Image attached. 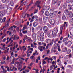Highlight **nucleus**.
Segmentation results:
<instances>
[{"mask_svg":"<svg viewBox=\"0 0 73 73\" xmlns=\"http://www.w3.org/2000/svg\"><path fill=\"white\" fill-rule=\"evenodd\" d=\"M64 24L62 25L61 27H60V35H61L62 34V29H63V27L64 28H65V26L66 27H68V23L65 22L64 23Z\"/></svg>","mask_w":73,"mask_h":73,"instance_id":"1","label":"nucleus"},{"mask_svg":"<svg viewBox=\"0 0 73 73\" xmlns=\"http://www.w3.org/2000/svg\"><path fill=\"white\" fill-rule=\"evenodd\" d=\"M58 27L56 26V28L54 29L52 31V34L54 35H56L57 34V33L58 32Z\"/></svg>","mask_w":73,"mask_h":73,"instance_id":"2","label":"nucleus"},{"mask_svg":"<svg viewBox=\"0 0 73 73\" xmlns=\"http://www.w3.org/2000/svg\"><path fill=\"white\" fill-rule=\"evenodd\" d=\"M50 8V7L49 6H45L44 7V10H42V12L44 13V10H45L46 11H48L49 9Z\"/></svg>","mask_w":73,"mask_h":73,"instance_id":"3","label":"nucleus"},{"mask_svg":"<svg viewBox=\"0 0 73 73\" xmlns=\"http://www.w3.org/2000/svg\"><path fill=\"white\" fill-rule=\"evenodd\" d=\"M65 45H67L68 47H70L72 45V42L70 41H69L68 42L65 43Z\"/></svg>","mask_w":73,"mask_h":73,"instance_id":"4","label":"nucleus"},{"mask_svg":"<svg viewBox=\"0 0 73 73\" xmlns=\"http://www.w3.org/2000/svg\"><path fill=\"white\" fill-rule=\"evenodd\" d=\"M57 13V11H55L53 13H51L50 16H52V17H54L56 16V14Z\"/></svg>","mask_w":73,"mask_h":73,"instance_id":"5","label":"nucleus"},{"mask_svg":"<svg viewBox=\"0 0 73 73\" xmlns=\"http://www.w3.org/2000/svg\"><path fill=\"white\" fill-rule=\"evenodd\" d=\"M38 49H39L40 50V52H42V51H43V50H42V49L44 50L45 49V47H44V46H42L39 47H38Z\"/></svg>","mask_w":73,"mask_h":73,"instance_id":"6","label":"nucleus"},{"mask_svg":"<svg viewBox=\"0 0 73 73\" xmlns=\"http://www.w3.org/2000/svg\"><path fill=\"white\" fill-rule=\"evenodd\" d=\"M50 23L51 25H54L55 24V21L54 19H52L50 20Z\"/></svg>","mask_w":73,"mask_h":73,"instance_id":"7","label":"nucleus"},{"mask_svg":"<svg viewBox=\"0 0 73 73\" xmlns=\"http://www.w3.org/2000/svg\"><path fill=\"white\" fill-rule=\"evenodd\" d=\"M38 39L39 40L41 41H43L44 40V37L41 38L40 36H38Z\"/></svg>","mask_w":73,"mask_h":73,"instance_id":"8","label":"nucleus"},{"mask_svg":"<svg viewBox=\"0 0 73 73\" xmlns=\"http://www.w3.org/2000/svg\"><path fill=\"white\" fill-rule=\"evenodd\" d=\"M68 37H66V38H64L63 40V42H64V43H65H65H66V42H67V41H68Z\"/></svg>","mask_w":73,"mask_h":73,"instance_id":"9","label":"nucleus"},{"mask_svg":"<svg viewBox=\"0 0 73 73\" xmlns=\"http://www.w3.org/2000/svg\"><path fill=\"white\" fill-rule=\"evenodd\" d=\"M43 30L45 33H46L48 31V27L46 26H44L43 27Z\"/></svg>","mask_w":73,"mask_h":73,"instance_id":"10","label":"nucleus"},{"mask_svg":"<svg viewBox=\"0 0 73 73\" xmlns=\"http://www.w3.org/2000/svg\"><path fill=\"white\" fill-rule=\"evenodd\" d=\"M39 22L40 24H43V22L42 21V18H39L38 19Z\"/></svg>","mask_w":73,"mask_h":73,"instance_id":"11","label":"nucleus"},{"mask_svg":"<svg viewBox=\"0 0 73 73\" xmlns=\"http://www.w3.org/2000/svg\"><path fill=\"white\" fill-rule=\"evenodd\" d=\"M41 1H38L35 4L36 5H38L40 4H41Z\"/></svg>","mask_w":73,"mask_h":73,"instance_id":"12","label":"nucleus"},{"mask_svg":"<svg viewBox=\"0 0 73 73\" xmlns=\"http://www.w3.org/2000/svg\"><path fill=\"white\" fill-rule=\"evenodd\" d=\"M68 9L69 10H72V6L71 5H68Z\"/></svg>","mask_w":73,"mask_h":73,"instance_id":"13","label":"nucleus"},{"mask_svg":"<svg viewBox=\"0 0 73 73\" xmlns=\"http://www.w3.org/2000/svg\"><path fill=\"white\" fill-rule=\"evenodd\" d=\"M70 18H72L73 17V13L72 12H70L68 14Z\"/></svg>","mask_w":73,"mask_h":73,"instance_id":"14","label":"nucleus"},{"mask_svg":"<svg viewBox=\"0 0 73 73\" xmlns=\"http://www.w3.org/2000/svg\"><path fill=\"white\" fill-rule=\"evenodd\" d=\"M68 48H67L66 47L62 49V52H66Z\"/></svg>","mask_w":73,"mask_h":73,"instance_id":"15","label":"nucleus"},{"mask_svg":"<svg viewBox=\"0 0 73 73\" xmlns=\"http://www.w3.org/2000/svg\"><path fill=\"white\" fill-rule=\"evenodd\" d=\"M69 23L70 24H72L71 25L73 26V18L70 19Z\"/></svg>","mask_w":73,"mask_h":73,"instance_id":"16","label":"nucleus"},{"mask_svg":"<svg viewBox=\"0 0 73 73\" xmlns=\"http://www.w3.org/2000/svg\"><path fill=\"white\" fill-rule=\"evenodd\" d=\"M36 38V33H33L32 34V38Z\"/></svg>","mask_w":73,"mask_h":73,"instance_id":"17","label":"nucleus"},{"mask_svg":"<svg viewBox=\"0 0 73 73\" xmlns=\"http://www.w3.org/2000/svg\"><path fill=\"white\" fill-rule=\"evenodd\" d=\"M13 70L14 71H16V70H17V68H16V67H15V66H13V68L11 70V71H13Z\"/></svg>","mask_w":73,"mask_h":73,"instance_id":"18","label":"nucleus"},{"mask_svg":"<svg viewBox=\"0 0 73 73\" xmlns=\"http://www.w3.org/2000/svg\"><path fill=\"white\" fill-rule=\"evenodd\" d=\"M50 15V14H49V12L46 11L45 12V15L46 16H49Z\"/></svg>","mask_w":73,"mask_h":73,"instance_id":"19","label":"nucleus"},{"mask_svg":"<svg viewBox=\"0 0 73 73\" xmlns=\"http://www.w3.org/2000/svg\"><path fill=\"white\" fill-rule=\"evenodd\" d=\"M47 36H48V37H53V34H51L50 35V33H49V34H47Z\"/></svg>","mask_w":73,"mask_h":73,"instance_id":"20","label":"nucleus"},{"mask_svg":"<svg viewBox=\"0 0 73 73\" xmlns=\"http://www.w3.org/2000/svg\"><path fill=\"white\" fill-rule=\"evenodd\" d=\"M60 4H61V2L60 1L58 2L57 3V4L56 5V7H58L60 6Z\"/></svg>","mask_w":73,"mask_h":73,"instance_id":"21","label":"nucleus"},{"mask_svg":"<svg viewBox=\"0 0 73 73\" xmlns=\"http://www.w3.org/2000/svg\"><path fill=\"white\" fill-rule=\"evenodd\" d=\"M18 36L17 35H15L14 36L13 38V40H16L17 39V37Z\"/></svg>","mask_w":73,"mask_h":73,"instance_id":"22","label":"nucleus"},{"mask_svg":"<svg viewBox=\"0 0 73 73\" xmlns=\"http://www.w3.org/2000/svg\"><path fill=\"white\" fill-rule=\"evenodd\" d=\"M18 69V70H20V69H21V68H22V66L20 65V64H19V66H17Z\"/></svg>","mask_w":73,"mask_h":73,"instance_id":"23","label":"nucleus"},{"mask_svg":"<svg viewBox=\"0 0 73 73\" xmlns=\"http://www.w3.org/2000/svg\"><path fill=\"white\" fill-rule=\"evenodd\" d=\"M5 10H3L0 11V13H1L2 15H4L5 14Z\"/></svg>","mask_w":73,"mask_h":73,"instance_id":"24","label":"nucleus"},{"mask_svg":"<svg viewBox=\"0 0 73 73\" xmlns=\"http://www.w3.org/2000/svg\"><path fill=\"white\" fill-rule=\"evenodd\" d=\"M37 25V22H35L33 23V27H36Z\"/></svg>","mask_w":73,"mask_h":73,"instance_id":"25","label":"nucleus"},{"mask_svg":"<svg viewBox=\"0 0 73 73\" xmlns=\"http://www.w3.org/2000/svg\"><path fill=\"white\" fill-rule=\"evenodd\" d=\"M62 19L63 20L65 21L66 20V17L65 15H63L62 17Z\"/></svg>","mask_w":73,"mask_h":73,"instance_id":"26","label":"nucleus"},{"mask_svg":"<svg viewBox=\"0 0 73 73\" xmlns=\"http://www.w3.org/2000/svg\"><path fill=\"white\" fill-rule=\"evenodd\" d=\"M0 8L1 9H3L4 8V5H0Z\"/></svg>","mask_w":73,"mask_h":73,"instance_id":"27","label":"nucleus"},{"mask_svg":"<svg viewBox=\"0 0 73 73\" xmlns=\"http://www.w3.org/2000/svg\"><path fill=\"white\" fill-rule=\"evenodd\" d=\"M73 32V27L70 28V33L71 34V32Z\"/></svg>","mask_w":73,"mask_h":73,"instance_id":"28","label":"nucleus"},{"mask_svg":"<svg viewBox=\"0 0 73 73\" xmlns=\"http://www.w3.org/2000/svg\"><path fill=\"white\" fill-rule=\"evenodd\" d=\"M67 54H69L70 52H71V50L70 49H68L66 51Z\"/></svg>","mask_w":73,"mask_h":73,"instance_id":"29","label":"nucleus"},{"mask_svg":"<svg viewBox=\"0 0 73 73\" xmlns=\"http://www.w3.org/2000/svg\"><path fill=\"white\" fill-rule=\"evenodd\" d=\"M10 5L11 6H13L14 5V3H13V1H11L10 2Z\"/></svg>","mask_w":73,"mask_h":73,"instance_id":"30","label":"nucleus"},{"mask_svg":"<svg viewBox=\"0 0 73 73\" xmlns=\"http://www.w3.org/2000/svg\"><path fill=\"white\" fill-rule=\"evenodd\" d=\"M48 17H43V20H47Z\"/></svg>","mask_w":73,"mask_h":73,"instance_id":"31","label":"nucleus"},{"mask_svg":"<svg viewBox=\"0 0 73 73\" xmlns=\"http://www.w3.org/2000/svg\"><path fill=\"white\" fill-rule=\"evenodd\" d=\"M5 68H7V70L8 71V72H11V70H10L9 69V68L8 67V66H7L6 67H5Z\"/></svg>","mask_w":73,"mask_h":73,"instance_id":"32","label":"nucleus"},{"mask_svg":"<svg viewBox=\"0 0 73 73\" xmlns=\"http://www.w3.org/2000/svg\"><path fill=\"white\" fill-rule=\"evenodd\" d=\"M40 36L41 37H43L44 36V34L43 33H41L40 34Z\"/></svg>","mask_w":73,"mask_h":73,"instance_id":"33","label":"nucleus"},{"mask_svg":"<svg viewBox=\"0 0 73 73\" xmlns=\"http://www.w3.org/2000/svg\"><path fill=\"white\" fill-rule=\"evenodd\" d=\"M32 3H30L29 5H28L27 7V9H28V8H29V7L30 6H31V5H32Z\"/></svg>","mask_w":73,"mask_h":73,"instance_id":"34","label":"nucleus"},{"mask_svg":"<svg viewBox=\"0 0 73 73\" xmlns=\"http://www.w3.org/2000/svg\"><path fill=\"white\" fill-rule=\"evenodd\" d=\"M65 9L66 8V7H67V5L66 4V3H64L63 5Z\"/></svg>","mask_w":73,"mask_h":73,"instance_id":"35","label":"nucleus"},{"mask_svg":"<svg viewBox=\"0 0 73 73\" xmlns=\"http://www.w3.org/2000/svg\"><path fill=\"white\" fill-rule=\"evenodd\" d=\"M7 10L10 11V12H11V11L12 10V8L11 7H9L8 9H7Z\"/></svg>","mask_w":73,"mask_h":73,"instance_id":"36","label":"nucleus"},{"mask_svg":"<svg viewBox=\"0 0 73 73\" xmlns=\"http://www.w3.org/2000/svg\"><path fill=\"white\" fill-rule=\"evenodd\" d=\"M27 26H25L22 29V31H24L25 29H27Z\"/></svg>","mask_w":73,"mask_h":73,"instance_id":"37","label":"nucleus"},{"mask_svg":"<svg viewBox=\"0 0 73 73\" xmlns=\"http://www.w3.org/2000/svg\"><path fill=\"white\" fill-rule=\"evenodd\" d=\"M15 58H13V60L12 61V62H11V64H14V62H15Z\"/></svg>","mask_w":73,"mask_h":73,"instance_id":"38","label":"nucleus"},{"mask_svg":"<svg viewBox=\"0 0 73 73\" xmlns=\"http://www.w3.org/2000/svg\"><path fill=\"white\" fill-rule=\"evenodd\" d=\"M6 12H7V15H9V13H11V11H9L8 10H7Z\"/></svg>","mask_w":73,"mask_h":73,"instance_id":"39","label":"nucleus"},{"mask_svg":"<svg viewBox=\"0 0 73 73\" xmlns=\"http://www.w3.org/2000/svg\"><path fill=\"white\" fill-rule=\"evenodd\" d=\"M60 46H59L58 48V50L59 52H61V49H60Z\"/></svg>","mask_w":73,"mask_h":73,"instance_id":"40","label":"nucleus"},{"mask_svg":"<svg viewBox=\"0 0 73 73\" xmlns=\"http://www.w3.org/2000/svg\"><path fill=\"white\" fill-rule=\"evenodd\" d=\"M56 58H57V56H53L52 57V58L54 60H56Z\"/></svg>","mask_w":73,"mask_h":73,"instance_id":"41","label":"nucleus"},{"mask_svg":"<svg viewBox=\"0 0 73 73\" xmlns=\"http://www.w3.org/2000/svg\"><path fill=\"white\" fill-rule=\"evenodd\" d=\"M50 70H53V66H51L50 67Z\"/></svg>","mask_w":73,"mask_h":73,"instance_id":"42","label":"nucleus"},{"mask_svg":"<svg viewBox=\"0 0 73 73\" xmlns=\"http://www.w3.org/2000/svg\"><path fill=\"white\" fill-rule=\"evenodd\" d=\"M37 12H38V10H35L34 11V13L35 14V13H37Z\"/></svg>","mask_w":73,"mask_h":73,"instance_id":"43","label":"nucleus"},{"mask_svg":"<svg viewBox=\"0 0 73 73\" xmlns=\"http://www.w3.org/2000/svg\"><path fill=\"white\" fill-rule=\"evenodd\" d=\"M20 28V27H18L16 28V30L17 31H18V32H19V31H20V30H19V29Z\"/></svg>","mask_w":73,"mask_h":73,"instance_id":"44","label":"nucleus"},{"mask_svg":"<svg viewBox=\"0 0 73 73\" xmlns=\"http://www.w3.org/2000/svg\"><path fill=\"white\" fill-rule=\"evenodd\" d=\"M27 41H31V38H27Z\"/></svg>","mask_w":73,"mask_h":73,"instance_id":"45","label":"nucleus"},{"mask_svg":"<svg viewBox=\"0 0 73 73\" xmlns=\"http://www.w3.org/2000/svg\"><path fill=\"white\" fill-rule=\"evenodd\" d=\"M37 7L39 9H41V6L40 5H37Z\"/></svg>","mask_w":73,"mask_h":73,"instance_id":"46","label":"nucleus"},{"mask_svg":"<svg viewBox=\"0 0 73 73\" xmlns=\"http://www.w3.org/2000/svg\"><path fill=\"white\" fill-rule=\"evenodd\" d=\"M33 39H34V42H36V41H37V38H33Z\"/></svg>","mask_w":73,"mask_h":73,"instance_id":"47","label":"nucleus"},{"mask_svg":"<svg viewBox=\"0 0 73 73\" xmlns=\"http://www.w3.org/2000/svg\"><path fill=\"white\" fill-rule=\"evenodd\" d=\"M3 21V19L2 18H0V22L1 23H2Z\"/></svg>","mask_w":73,"mask_h":73,"instance_id":"48","label":"nucleus"},{"mask_svg":"<svg viewBox=\"0 0 73 73\" xmlns=\"http://www.w3.org/2000/svg\"><path fill=\"white\" fill-rule=\"evenodd\" d=\"M65 12L66 13H68L69 12V11L68 10H66L65 11Z\"/></svg>","mask_w":73,"mask_h":73,"instance_id":"49","label":"nucleus"},{"mask_svg":"<svg viewBox=\"0 0 73 73\" xmlns=\"http://www.w3.org/2000/svg\"><path fill=\"white\" fill-rule=\"evenodd\" d=\"M48 60H51V61H53V59H51V58H48Z\"/></svg>","mask_w":73,"mask_h":73,"instance_id":"50","label":"nucleus"},{"mask_svg":"<svg viewBox=\"0 0 73 73\" xmlns=\"http://www.w3.org/2000/svg\"><path fill=\"white\" fill-rule=\"evenodd\" d=\"M27 31H23V33L25 34V33H27Z\"/></svg>","mask_w":73,"mask_h":73,"instance_id":"51","label":"nucleus"},{"mask_svg":"<svg viewBox=\"0 0 73 73\" xmlns=\"http://www.w3.org/2000/svg\"><path fill=\"white\" fill-rule=\"evenodd\" d=\"M20 36H21V37H22V36H23V34L21 33V31L20 32Z\"/></svg>","mask_w":73,"mask_h":73,"instance_id":"52","label":"nucleus"},{"mask_svg":"<svg viewBox=\"0 0 73 73\" xmlns=\"http://www.w3.org/2000/svg\"><path fill=\"white\" fill-rule=\"evenodd\" d=\"M7 0H2V1H3V3H5V2L7 1Z\"/></svg>","mask_w":73,"mask_h":73,"instance_id":"53","label":"nucleus"},{"mask_svg":"<svg viewBox=\"0 0 73 73\" xmlns=\"http://www.w3.org/2000/svg\"><path fill=\"white\" fill-rule=\"evenodd\" d=\"M62 6H61L59 8V10H62Z\"/></svg>","mask_w":73,"mask_h":73,"instance_id":"54","label":"nucleus"},{"mask_svg":"<svg viewBox=\"0 0 73 73\" xmlns=\"http://www.w3.org/2000/svg\"><path fill=\"white\" fill-rule=\"evenodd\" d=\"M53 2L54 3H57V0H53Z\"/></svg>","mask_w":73,"mask_h":73,"instance_id":"55","label":"nucleus"},{"mask_svg":"<svg viewBox=\"0 0 73 73\" xmlns=\"http://www.w3.org/2000/svg\"><path fill=\"white\" fill-rule=\"evenodd\" d=\"M34 58V56H33L30 57V59H33V58Z\"/></svg>","mask_w":73,"mask_h":73,"instance_id":"56","label":"nucleus"},{"mask_svg":"<svg viewBox=\"0 0 73 73\" xmlns=\"http://www.w3.org/2000/svg\"><path fill=\"white\" fill-rule=\"evenodd\" d=\"M53 11H54V10L53 9H51L50 11V13H51V12H53Z\"/></svg>","mask_w":73,"mask_h":73,"instance_id":"57","label":"nucleus"},{"mask_svg":"<svg viewBox=\"0 0 73 73\" xmlns=\"http://www.w3.org/2000/svg\"><path fill=\"white\" fill-rule=\"evenodd\" d=\"M66 1L68 4H69V2H70V0H66Z\"/></svg>","mask_w":73,"mask_h":73,"instance_id":"58","label":"nucleus"},{"mask_svg":"<svg viewBox=\"0 0 73 73\" xmlns=\"http://www.w3.org/2000/svg\"><path fill=\"white\" fill-rule=\"evenodd\" d=\"M29 71V70H25L26 73H28Z\"/></svg>","mask_w":73,"mask_h":73,"instance_id":"59","label":"nucleus"},{"mask_svg":"<svg viewBox=\"0 0 73 73\" xmlns=\"http://www.w3.org/2000/svg\"><path fill=\"white\" fill-rule=\"evenodd\" d=\"M43 64L44 65V64H46V62H45V60H43Z\"/></svg>","mask_w":73,"mask_h":73,"instance_id":"60","label":"nucleus"},{"mask_svg":"<svg viewBox=\"0 0 73 73\" xmlns=\"http://www.w3.org/2000/svg\"><path fill=\"white\" fill-rule=\"evenodd\" d=\"M49 44H47V46H46V49H48L49 48Z\"/></svg>","mask_w":73,"mask_h":73,"instance_id":"61","label":"nucleus"},{"mask_svg":"<svg viewBox=\"0 0 73 73\" xmlns=\"http://www.w3.org/2000/svg\"><path fill=\"white\" fill-rule=\"evenodd\" d=\"M43 21L44 24H46V20H43Z\"/></svg>","mask_w":73,"mask_h":73,"instance_id":"62","label":"nucleus"},{"mask_svg":"<svg viewBox=\"0 0 73 73\" xmlns=\"http://www.w3.org/2000/svg\"><path fill=\"white\" fill-rule=\"evenodd\" d=\"M15 24L16 25H19V22L15 23Z\"/></svg>","mask_w":73,"mask_h":73,"instance_id":"63","label":"nucleus"},{"mask_svg":"<svg viewBox=\"0 0 73 73\" xmlns=\"http://www.w3.org/2000/svg\"><path fill=\"white\" fill-rule=\"evenodd\" d=\"M71 48H72V50L73 51V45H72L71 46Z\"/></svg>","mask_w":73,"mask_h":73,"instance_id":"64","label":"nucleus"}]
</instances>
